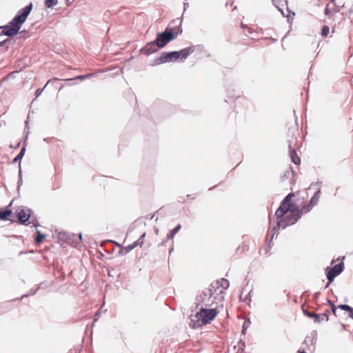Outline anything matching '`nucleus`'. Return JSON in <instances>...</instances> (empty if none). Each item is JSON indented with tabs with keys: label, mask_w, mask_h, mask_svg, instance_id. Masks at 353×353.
<instances>
[{
	"label": "nucleus",
	"mask_w": 353,
	"mask_h": 353,
	"mask_svg": "<svg viewBox=\"0 0 353 353\" xmlns=\"http://www.w3.org/2000/svg\"><path fill=\"white\" fill-rule=\"evenodd\" d=\"M155 233L157 234L159 233V230L158 229H155Z\"/></svg>",
	"instance_id": "09e8293b"
},
{
	"label": "nucleus",
	"mask_w": 353,
	"mask_h": 353,
	"mask_svg": "<svg viewBox=\"0 0 353 353\" xmlns=\"http://www.w3.org/2000/svg\"><path fill=\"white\" fill-rule=\"evenodd\" d=\"M183 5H184V10H185L186 8L189 6L188 3H184Z\"/></svg>",
	"instance_id": "37998d69"
},
{
	"label": "nucleus",
	"mask_w": 353,
	"mask_h": 353,
	"mask_svg": "<svg viewBox=\"0 0 353 353\" xmlns=\"http://www.w3.org/2000/svg\"><path fill=\"white\" fill-rule=\"evenodd\" d=\"M303 313L308 317L310 318H313L314 319V322L315 323H321V320H320V315H319L318 314H316V313H314V312H307L306 310H303Z\"/></svg>",
	"instance_id": "a211bd4d"
},
{
	"label": "nucleus",
	"mask_w": 353,
	"mask_h": 353,
	"mask_svg": "<svg viewBox=\"0 0 353 353\" xmlns=\"http://www.w3.org/2000/svg\"><path fill=\"white\" fill-rule=\"evenodd\" d=\"M47 85H48V83H46V85L43 88H45Z\"/></svg>",
	"instance_id": "864d4df0"
},
{
	"label": "nucleus",
	"mask_w": 353,
	"mask_h": 353,
	"mask_svg": "<svg viewBox=\"0 0 353 353\" xmlns=\"http://www.w3.org/2000/svg\"><path fill=\"white\" fill-rule=\"evenodd\" d=\"M294 196V194L293 193H290L288 194L285 198L282 201L283 203H285L286 204H291L290 203V200L292 199V197H293Z\"/></svg>",
	"instance_id": "cd10ccee"
},
{
	"label": "nucleus",
	"mask_w": 353,
	"mask_h": 353,
	"mask_svg": "<svg viewBox=\"0 0 353 353\" xmlns=\"http://www.w3.org/2000/svg\"><path fill=\"white\" fill-rule=\"evenodd\" d=\"M273 5L278 9L279 12L285 17V13L283 10L284 6H287V0H272Z\"/></svg>",
	"instance_id": "dca6fc26"
},
{
	"label": "nucleus",
	"mask_w": 353,
	"mask_h": 353,
	"mask_svg": "<svg viewBox=\"0 0 353 353\" xmlns=\"http://www.w3.org/2000/svg\"><path fill=\"white\" fill-rule=\"evenodd\" d=\"M327 301L331 306L332 312H333L334 314H336V307L330 301L328 300Z\"/></svg>",
	"instance_id": "f704fd0d"
},
{
	"label": "nucleus",
	"mask_w": 353,
	"mask_h": 353,
	"mask_svg": "<svg viewBox=\"0 0 353 353\" xmlns=\"http://www.w3.org/2000/svg\"><path fill=\"white\" fill-rule=\"evenodd\" d=\"M81 239H82L81 234L77 235L74 234L70 233V236H68V240H66L65 242L68 244H70V245H72L76 247L77 245V244H79L81 242Z\"/></svg>",
	"instance_id": "f8f14e48"
},
{
	"label": "nucleus",
	"mask_w": 353,
	"mask_h": 353,
	"mask_svg": "<svg viewBox=\"0 0 353 353\" xmlns=\"http://www.w3.org/2000/svg\"><path fill=\"white\" fill-rule=\"evenodd\" d=\"M332 1L334 3V0H332Z\"/></svg>",
	"instance_id": "4d7b16f0"
},
{
	"label": "nucleus",
	"mask_w": 353,
	"mask_h": 353,
	"mask_svg": "<svg viewBox=\"0 0 353 353\" xmlns=\"http://www.w3.org/2000/svg\"><path fill=\"white\" fill-rule=\"evenodd\" d=\"M298 353H306L304 350H299Z\"/></svg>",
	"instance_id": "de8ad7c7"
},
{
	"label": "nucleus",
	"mask_w": 353,
	"mask_h": 353,
	"mask_svg": "<svg viewBox=\"0 0 353 353\" xmlns=\"http://www.w3.org/2000/svg\"><path fill=\"white\" fill-rule=\"evenodd\" d=\"M19 178H22V174H21V167L19 168Z\"/></svg>",
	"instance_id": "79ce46f5"
},
{
	"label": "nucleus",
	"mask_w": 353,
	"mask_h": 353,
	"mask_svg": "<svg viewBox=\"0 0 353 353\" xmlns=\"http://www.w3.org/2000/svg\"><path fill=\"white\" fill-rule=\"evenodd\" d=\"M145 236V233H143L138 240H137L136 241H134L135 243H138V246H140L141 247L143 243V239H144V237Z\"/></svg>",
	"instance_id": "2f4dec72"
},
{
	"label": "nucleus",
	"mask_w": 353,
	"mask_h": 353,
	"mask_svg": "<svg viewBox=\"0 0 353 353\" xmlns=\"http://www.w3.org/2000/svg\"><path fill=\"white\" fill-rule=\"evenodd\" d=\"M319 183H321V182H316V185H319Z\"/></svg>",
	"instance_id": "5fc2aeb1"
},
{
	"label": "nucleus",
	"mask_w": 353,
	"mask_h": 353,
	"mask_svg": "<svg viewBox=\"0 0 353 353\" xmlns=\"http://www.w3.org/2000/svg\"><path fill=\"white\" fill-rule=\"evenodd\" d=\"M44 90V88H43L42 89H37L36 90V92H35V99H37L38 97H39L41 95V94L42 93V92Z\"/></svg>",
	"instance_id": "e433bc0d"
},
{
	"label": "nucleus",
	"mask_w": 353,
	"mask_h": 353,
	"mask_svg": "<svg viewBox=\"0 0 353 353\" xmlns=\"http://www.w3.org/2000/svg\"><path fill=\"white\" fill-rule=\"evenodd\" d=\"M10 43H11L10 39H5L4 41L0 42V47L3 46L4 45H6L8 43L10 44Z\"/></svg>",
	"instance_id": "c9c22d12"
},
{
	"label": "nucleus",
	"mask_w": 353,
	"mask_h": 353,
	"mask_svg": "<svg viewBox=\"0 0 353 353\" xmlns=\"http://www.w3.org/2000/svg\"><path fill=\"white\" fill-rule=\"evenodd\" d=\"M301 219V214L296 208H292L291 212L286 214L282 218H278L276 225H275L272 231V239L274 237L275 232L280 228L285 229L289 225L296 223Z\"/></svg>",
	"instance_id": "f03ea898"
},
{
	"label": "nucleus",
	"mask_w": 353,
	"mask_h": 353,
	"mask_svg": "<svg viewBox=\"0 0 353 353\" xmlns=\"http://www.w3.org/2000/svg\"><path fill=\"white\" fill-rule=\"evenodd\" d=\"M172 250H173V248H172V249L170 250V253L171 252H172Z\"/></svg>",
	"instance_id": "6e6d98bb"
},
{
	"label": "nucleus",
	"mask_w": 353,
	"mask_h": 353,
	"mask_svg": "<svg viewBox=\"0 0 353 353\" xmlns=\"http://www.w3.org/2000/svg\"><path fill=\"white\" fill-rule=\"evenodd\" d=\"M101 315V312L99 311H98L96 314H95V318H94V323L95 321H97L98 318Z\"/></svg>",
	"instance_id": "4c0bfd02"
},
{
	"label": "nucleus",
	"mask_w": 353,
	"mask_h": 353,
	"mask_svg": "<svg viewBox=\"0 0 353 353\" xmlns=\"http://www.w3.org/2000/svg\"><path fill=\"white\" fill-rule=\"evenodd\" d=\"M194 51V46H189V47H187L180 51H177L179 52V59H181V60H185Z\"/></svg>",
	"instance_id": "ddd939ff"
},
{
	"label": "nucleus",
	"mask_w": 353,
	"mask_h": 353,
	"mask_svg": "<svg viewBox=\"0 0 353 353\" xmlns=\"http://www.w3.org/2000/svg\"><path fill=\"white\" fill-rule=\"evenodd\" d=\"M219 293H220V294L223 293V290H220V291H219Z\"/></svg>",
	"instance_id": "3c124183"
},
{
	"label": "nucleus",
	"mask_w": 353,
	"mask_h": 353,
	"mask_svg": "<svg viewBox=\"0 0 353 353\" xmlns=\"http://www.w3.org/2000/svg\"><path fill=\"white\" fill-rule=\"evenodd\" d=\"M179 30L180 32H182V29L180 27H179Z\"/></svg>",
	"instance_id": "8fccbe9b"
},
{
	"label": "nucleus",
	"mask_w": 353,
	"mask_h": 353,
	"mask_svg": "<svg viewBox=\"0 0 353 353\" xmlns=\"http://www.w3.org/2000/svg\"><path fill=\"white\" fill-rule=\"evenodd\" d=\"M28 133H29V132H27V134H26L25 140H24V145H23V148H21L20 152L13 159V162L14 163H17V162L19 161V168L21 167V160L23 158V157L24 156L25 152H26V140L28 139Z\"/></svg>",
	"instance_id": "2eb2a0df"
},
{
	"label": "nucleus",
	"mask_w": 353,
	"mask_h": 353,
	"mask_svg": "<svg viewBox=\"0 0 353 353\" xmlns=\"http://www.w3.org/2000/svg\"><path fill=\"white\" fill-rule=\"evenodd\" d=\"M314 205L310 203L305 205L300 211L299 210V213L301 214V216L303 213L309 212L312 209Z\"/></svg>",
	"instance_id": "5701e85b"
},
{
	"label": "nucleus",
	"mask_w": 353,
	"mask_h": 353,
	"mask_svg": "<svg viewBox=\"0 0 353 353\" xmlns=\"http://www.w3.org/2000/svg\"><path fill=\"white\" fill-rule=\"evenodd\" d=\"M349 316L353 319V312H350L349 313Z\"/></svg>",
	"instance_id": "c03bdc74"
},
{
	"label": "nucleus",
	"mask_w": 353,
	"mask_h": 353,
	"mask_svg": "<svg viewBox=\"0 0 353 353\" xmlns=\"http://www.w3.org/2000/svg\"><path fill=\"white\" fill-rule=\"evenodd\" d=\"M26 125H28V121H26Z\"/></svg>",
	"instance_id": "603ef678"
},
{
	"label": "nucleus",
	"mask_w": 353,
	"mask_h": 353,
	"mask_svg": "<svg viewBox=\"0 0 353 353\" xmlns=\"http://www.w3.org/2000/svg\"><path fill=\"white\" fill-rule=\"evenodd\" d=\"M250 324V320L245 321L244 322V323L243 325V327H242V334H245L246 330L249 327Z\"/></svg>",
	"instance_id": "c756f323"
},
{
	"label": "nucleus",
	"mask_w": 353,
	"mask_h": 353,
	"mask_svg": "<svg viewBox=\"0 0 353 353\" xmlns=\"http://www.w3.org/2000/svg\"><path fill=\"white\" fill-rule=\"evenodd\" d=\"M37 236L35 238V242L37 243H40L45 239L46 235L41 234L39 230H37Z\"/></svg>",
	"instance_id": "b1692460"
},
{
	"label": "nucleus",
	"mask_w": 353,
	"mask_h": 353,
	"mask_svg": "<svg viewBox=\"0 0 353 353\" xmlns=\"http://www.w3.org/2000/svg\"><path fill=\"white\" fill-rule=\"evenodd\" d=\"M38 289H39V288H37L36 290H33V289L30 290L28 294H26V295H23L21 296V299H23L25 296H28V295H33V294H34Z\"/></svg>",
	"instance_id": "72a5a7b5"
},
{
	"label": "nucleus",
	"mask_w": 353,
	"mask_h": 353,
	"mask_svg": "<svg viewBox=\"0 0 353 353\" xmlns=\"http://www.w3.org/2000/svg\"><path fill=\"white\" fill-rule=\"evenodd\" d=\"M132 250V247H131V245L130 244V245H128L126 247H123L122 248V250L120 251V252L122 253V254H126L127 253L130 252Z\"/></svg>",
	"instance_id": "c85d7f7f"
},
{
	"label": "nucleus",
	"mask_w": 353,
	"mask_h": 353,
	"mask_svg": "<svg viewBox=\"0 0 353 353\" xmlns=\"http://www.w3.org/2000/svg\"><path fill=\"white\" fill-rule=\"evenodd\" d=\"M328 312L329 311L327 310L326 311H325L322 314H318L319 315H320V320H321V322L322 321H323L324 319L327 321L329 320V317H328Z\"/></svg>",
	"instance_id": "bb28decb"
},
{
	"label": "nucleus",
	"mask_w": 353,
	"mask_h": 353,
	"mask_svg": "<svg viewBox=\"0 0 353 353\" xmlns=\"http://www.w3.org/2000/svg\"><path fill=\"white\" fill-rule=\"evenodd\" d=\"M314 343V339L311 336H307L304 341V343L305 344H310L311 345H313Z\"/></svg>",
	"instance_id": "7c9ffc66"
},
{
	"label": "nucleus",
	"mask_w": 353,
	"mask_h": 353,
	"mask_svg": "<svg viewBox=\"0 0 353 353\" xmlns=\"http://www.w3.org/2000/svg\"><path fill=\"white\" fill-rule=\"evenodd\" d=\"M229 285H230V283H229L228 280L225 279H221V280L220 281H217L214 283H212L210 285V287L212 288H214V292H216V290H218L219 289L220 287L221 288H223V290H226L229 288Z\"/></svg>",
	"instance_id": "9b49d317"
},
{
	"label": "nucleus",
	"mask_w": 353,
	"mask_h": 353,
	"mask_svg": "<svg viewBox=\"0 0 353 353\" xmlns=\"http://www.w3.org/2000/svg\"><path fill=\"white\" fill-rule=\"evenodd\" d=\"M12 214V210L9 209L0 210V220H7L8 217Z\"/></svg>",
	"instance_id": "6ab92c4d"
},
{
	"label": "nucleus",
	"mask_w": 353,
	"mask_h": 353,
	"mask_svg": "<svg viewBox=\"0 0 353 353\" xmlns=\"http://www.w3.org/2000/svg\"><path fill=\"white\" fill-rule=\"evenodd\" d=\"M344 269L343 262H341L339 264L335 265L333 268L327 267L326 276L330 283H332L334 279L339 275Z\"/></svg>",
	"instance_id": "0eeeda50"
},
{
	"label": "nucleus",
	"mask_w": 353,
	"mask_h": 353,
	"mask_svg": "<svg viewBox=\"0 0 353 353\" xmlns=\"http://www.w3.org/2000/svg\"><path fill=\"white\" fill-rule=\"evenodd\" d=\"M58 4V0H44V5L47 8H52Z\"/></svg>",
	"instance_id": "412c9836"
},
{
	"label": "nucleus",
	"mask_w": 353,
	"mask_h": 353,
	"mask_svg": "<svg viewBox=\"0 0 353 353\" xmlns=\"http://www.w3.org/2000/svg\"><path fill=\"white\" fill-rule=\"evenodd\" d=\"M179 59V52L177 51L164 52L161 56L155 59L154 64L160 65L167 62H171Z\"/></svg>",
	"instance_id": "423d86ee"
},
{
	"label": "nucleus",
	"mask_w": 353,
	"mask_h": 353,
	"mask_svg": "<svg viewBox=\"0 0 353 353\" xmlns=\"http://www.w3.org/2000/svg\"><path fill=\"white\" fill-rule=\"evenodd\" d=\"M320 192H321V190H320V188H319L315 192L314 194L313 195V196L310 199V203H312L314 206H315L318 203V201L319 200Z\"/></svg>",
	"instance_id": "aec40b11"
},
{
	"label": "nucleus",
	"mask_w": 353,
	"mask_h": 353,
	"mask_svg": "<svg viewBox=\"0 0 353 353\" xmlns=\"http://www.w3.org/2000/svg\"><path fill=\"white\" fill-rule=\"evenodd\" d=\"M330 32V28L327 26H323L321 28V34L322 37H327Z\"/></svg>",
	"instance_id": "393cba45"
},
{
	"label": "nucleus",
	"mask_w": 353,
	"mask_h": 353,
	"mask_svg": "<svg viewBox=\"0 0 353 353\" xmlns=\"http://www.w3.org/2000/svg\"><path fill=\"white\" fill-rule=\"evenodd\" d=\"M154 216V214L150 215V219H152Z\"/></svg>",
	"instance_id": "49530a36"
},
{
	"label": "nucleus",
	"mask_w": 353,
	"mask_h": 353,
	"mask_svg": "<svg viewBox=\"0 0 353 353\" xmlns=\"http://www.w3.org/2000/svg\"><path fill=\"white\" fill-rule=\"evenodd\" d=\"M292 208L298 209V208L296 205L286 204L285 203L281 202L279 208L276 210L275 212V216H276V219L282 218L286 214L291 212Z\"/></svg>",
	"instance_id": "1a4fd4ad"
},
{
	"label": "nucleus",
	"mask_w": 353,
	"mask_h": 353,
	"mask_svg": "<svg viewBox=\"0 0 353 353\" xmlns=\"http://www.w3.org/2000/svg\"><path fill=\"white\" fill-rule=\"evenodd\" d=\"M92 75H93L92 74L80 75V76L77 77L76 79H79L81 80H85V79L89 78L90 77H92Z\"/></svg>",
	"instance_id": "473e14b6"
},
{
	"label": "nucleus",
	"mask_w": 353,
	"mask_h": 353,
	"mask_svg": "<svg viewBox=\"0 0 353 353\" xmlns=\"http://www.w3.org/2000/svg\"><path fill=\"white\" fill-rule=\"evenodd\" d=\"M339 307L342 310L347 311L349 312H353V308L348 305L341 304L339 305Z\"/></svg>",
	"instance_id": "a878e982"
},
{
	"label": "nucleus",
	"mask_w": 353,
	"mask_h": 353,
	"mask_svg": "<svg viewBox=\"0 0 353 353\" xmlns=\"http://www.w3.org/2000/svg\"><path fill=\"white\" fill-rule=\"evenodd\" d=\"M217 312L215 309H207L201 307L200 311L196 313L197 321L201 322L200 325H206L212 321L216 316Z\"/></svg>",
	"instance_id": "7ed1b4c3"
},
{
	"label": "nucleus",
	"mask_w": 353,
	"mask_h": 353,
	"mask_svg": "<svg viewBox=\"0 0 353 353\" xmlns=\"http://www.w3.org/2000/svg\"><path fill=\"white\" fill-rule=\"evenodd\" d=\"M211 287L210 288L205 289L202 294L197 297L196 299V307L199 305H201V307H210L211 306L214 301L212 299L213 295V292Z\"/></svg>",
	"instance_id": "39448f33"
},
{
	"label": "nucleus",
	"mask_w": 353,
	"mask_h": 353,
	"mask_svg": "<svg viewBox=\"0 0 353 353\" xmlns=\"http://www.w3.org/2000/svg\"><path fill=\"white\" fill-rule=\"evenodd\" d=\"M31 216V210L27 207H21L18 209L16 217L21 224L27 225Z\"/></svg>",
	"instance_id": "6e6552de"
},
{
	"label": "nucleus",
	"mask_w": 353,
	"mask_h": 353,
	"mask_svg": "<svg viewBox=\"0 0 353 353\" xmlns=\"http://www.w3.org/2000/svg\"><path fill=\"white\" fill-rule=\"evenodd\" d=\"M130 245H131V247H132V250H133V249H134L136 247H137V246H138V243H137L134 242L133 243L130 244Z\"/></svg>",
	"instance_id": "58836bf2"
},
{
	"label": "nucleus",
	"mask_w": 353,
	"mask_h": 353,
	"mask_svg": "<svg viewBox=\"0 0 353 353\" xmlns=\"http://www.w3.org/2000/svg\"><path fill=\"white\" fill-rule=\"evenodd\" d=\"M181 225L180 224L177 225L172 230L170 231L169 234H167L166 239L165 241H163V243L170 239H172L176 234L181 230Z\"/></svg>",
	"instance_id": "f3484780"
},
{
	"label": "nucleus",
	"mask_w": 353,
	"mask_h": 353,
	"mask_svg": "<svg viewBox=\"0 0 353 353\" xmlns=\"http://www.w3.org/2000/svg\"><path fill=\"white\" fill-rule=\"evenodd\" d=\"M327 6H328V5H327ZM329 12H330V11H329V10H328L327 7H326V8H325V12H324V13H325V14H326V15H329Z\"/></svg>",
	"instance_id": "ea45409f"
},
{
	"label": "nucleus",
	"mask_w": 353,
	"mask_h": 353,
	"mask_svg": "<svg viewBox=\"0 0 353 353\" xmlns=\"http://www.w3.org/2000/svg\"><path fill=\"white\" fill-rule=\"evenodd\" d=\"M70 236V233L61 231L58 233V239L61 241H65L68 240V236Z\"/></svg>",
	"instance_id": "4be33fe9"
},
{
	"label": "nucleus",
	"mask_w": 353,
	"mask_h": 353,
	"mask_svg": "<svg viewBox=\"0 0 353 353\" xmlns=\"http://www.w3.org/2000/svg\"><path fill=\"white\" fill-rule=\"evenodd\" d=\"M176 37V34L173 32L171 28H167L164 32L158 33L155 42L159 45V47L162 48L165 47L170 41Z\"/></svg>",
	"instance_id": "20e7f679"
},
{
	"label": "nucleus",
	"mask_w": 353,
	"mask_h": 353,
	"mask_svg": "<svg viewBox=\"0 0 353 353\" xmlns=\"http://www.w3.org/2000/svg\"><path fill=\"white\" fill-rule=\"evenodd\" d=\"M289 153H290V156L292 161L295 165H299L301 163V159L299 157L295 149L292 148L291 145H289Z\"/></svg>",
	"instance_id": "4468645a"
},
{
	"label": "nucleus",
	"mask_w": 353,
	"mask_h": 353,
	"mask_svg": "<svg viewBox=\"0 0 353 353\" xmlns=\"http://www.w3.org/2000/svg\"><path fill=\"white\" fill-rule=\"evenodd\" d=\"M158 43L155 42V40L149 42L145 47L141 49V52L146 55L151 54L156 52L160 48Z\"/></svg>",
	"instance_id": "9d476101"
},
{
	"label": "nucleus",
	"mask_w": 353,
	"mask_h": 353,
	"mask_svg": "<svg viewBox=\"0 0 353 353\" xmlns=\"http://www.w3.org/2000/svg\"><path fill=\"white\" fill-rule=\"evenodd\" d=\"M33 5L30 3L28 5L19 10L17 15L12 19L8 25L0 26V29L3 31L0 33L1 35H6L8 37H13L16 35L19 31L22 24L26 21L27 17L32 10Z\"/></svg>",
	"instance_id": "f257e3e1"
},
{
	"label": "nucleus",
	"mask_w": 353,
	"mask_h": 353,
	"mask_svg": "<svg viewBox=\"0 0 353 353\" xmlns=\"http://www.w3.org/2000/svg\"><path fill=\"white\" fill-rule=\"evenodd\" d=\"M22 184V178H19V181H18V188H19V186Z\"/></svg>",
	"instance_id": "a19ab883"
},
{
	"label": "nucleus",
	"mask_w": 353,
	"mask_h": 353,
	"mask_svg": "<svg viewBox=\"0 0 353 353\" xmlns=\"http://www.w3.org/2000/svg\"><path fill=\"white\" fill-rule=\"evenodd\" d=\"M331 283H330V281H328V283H327V285H325V288H328V286L330 285Z\"/></svg>",
	"instance_id": "a18cd8bd"
}]
</instances>
